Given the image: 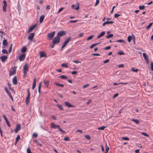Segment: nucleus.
<instances>
[{
  "mask_svg": "<svg viewBox=\"0 0 153 153\" xmlns=\"http://www.w3.org/2000/svg\"><path fill=\"white\" fill-rule=\"evenodd\" d=\"M51 127L54 129H56L57 128H58L59 129V130L62 133H64L65 132V131L62 130L60 127V126L57 125L55 124L54 123H51Z\"/></svg>",
  "mask_w": 153,
  "mask_h": 153,
  "instance_id": "1",
  "label": "nucleus"
},
{
  "mask_svg": "<svg viewBox=\"0 0 153 153\" xmlns=\"http://www.w3.org/2000/svg\"><path fill=\"white\" fill-rule=\"evenodd\" d=\"M27 95L25 101L26 104L27 105H28L29 104V102L30 101V92L29 89V88L27 89Z\"/></svg>",
  "mask_w": 153,
  "mask_h": 153,
  "instance_id": "2",
  "label": "nucleus"
},
{
  "mask_svg": "<svg viewBox=\"0 0 153 153\" xmlns=\"http://www.w3.org/2000/svg\"><path fill=\"white\" fill-rule=\"evenodd\" d=\"M71 37H69L64 42V43L62 46L61 49H63L65 46L68 44L69 42L71 39Z\"/></svg>",
  "mask_w": 153,
  "mask_h": 153,
  "instance_id": "3",
  "label": "nucleus"
},
{
  "mask_svg": "<svg viewBox=\"0 0 153 153\" xmlns=\"http://www.w3.org/2000/svg\"><path fill=\"white\" fill-rule=\"evenodd\" d=\"M60 38L56 36L53 39L52 42L53 44H56L59 43L60 42Z\"/></svg>",
  "mask_w": 153,
  "mask_h": 153,
  "instance_id": "4",
  "label": "nucleus"
},
{
  "mask_svg": "<svg viewBox=\"0 0 153 153\" xmlns=\"http://www.w3.org/2000/svg\"><path fill=\"white\" fill-rule=\"evenodd\" d=\"M55 33V31H53L48 34L47 37L49 39L51 40L53 39Z\"/></svg>",
  "mask_w": 153,
  "mask_h": 153,
  "instance_id": "5",
  "label": "nucleus"
},
{
  "mask_svg": "<svg viewBox=\"0 0 153 153\" xmlns=\"http://www.w3.org/2000/svg\"><path fill=\"white\" fill-rule=\"evenodd\" d=\"M28 65L27 64H25L23 67V72L25 75L27 74V72L28 70Z\"/></svg>",
  "mask_w": 153,
  "mask_h": 153,
  "instance_id": "6",
  "label": "nucleus"
},
{
  "mask_svg": "<svg viewBox=\"0 0 153 153\" xmlns=\"http://www.w3.org/2000/svg\"><path fill=\"white\" fill-rule=\"evenodd\" d=\"M66 34L65 32L64 31H61L58 32L56 36L58 37H59L60 38V37L62 36L65 35Z\"/></svg>",
  "mask_w": 153,
  "mask_h": 153,
  "instance_id": "7",
  "label": "nucleus"
},
{
  "mask_svg": "<svg viewBox=\"0 0 153 153\" xmlns=\"http://www.w3.org/2000/svg\"><path fill=\"white\" fill-rule=\"evenodd\" d=\"M26 54L25 53H23L19 57V59L20 61H23L25 58Z\"/></svg>",
  "mask_w": 153,
  "mask_h": 153,
  "instance_id": "8",
  "label": "nucleus"
},
{
  "mask_svg": "<svg viewBox=\"0 0 153 153\" xmlns=\"http://www.w3.org/2000/svg\"><path fill=\"white\" fill-rule=\"evenodd\" d=\"M4 5L3 6L2 10L4 12H6V8L7 7V2L5 0H4L3 1Z\"/></svg>",
  "mask_w": 153,
  "mask_h": 153,
  "instance_id": "9",
  "label": "nucleus"
},
{
  "mask_svg": "<svg viewBox=\"0 0 153 153\" xmlns=\"http://www.w3.org/2000/svg\"><path fill=\"white\" fill-rule=\"evenodd\" d=\"M21 129V126L19 124H17L16 126L14 129V131L16 133H17L18 131Z\"/></svg>",
  "mask_w": 153,
  "mask_h": 153,
  "instance_id": "10",
  "label": "nucleus"
},
{
  "mask_svg": "<svg viewBox=\"0 0 153 153\" xmlns=\"http://www.w3.org/2000/svg\"><path fill=\"white\" fill-rule=\"evenodd\" d=\"M16 70L15 68L11 69V70L10 71L9 73L10 76L14 75L16 74Z\"/></svg>",
  "mask_w": 153,
  "mask_h": 153,
  "instance_id": "11",
  "label": "nucleus"
},
{
  "mask_svg": "<svg viewBox=\"0 0 153 153\" xmlns=\"http://www.w3.org/2000/svg\"><path fill=\"white\" fill-rule=\"evenodd\" d=\"M64 103L65 106L68 108H71L74 107V106L71 105L70 103L68 102H64Z\"/></svg>",
  "mask_w": 153,
  "mask_h": 153,
  "instance_id": "12",
  "label": "nucleus"
},
{
  "mask_svg": "<svg viewBox=\"0 0 153 153\" xmlns=\"http://www.w3.org/2000/svg\"><path fill=\"white\" fill-rule=\"evenodd\" d=\"M7 59V56H3L0 57V59L2 62H5Z\"/></svg>",
  "mask_w": 153,
  "mask_h": 153,
  "instance_id": "13",
  "label": "nucleus"
},
{
  "mask_svg": "<svg viewBox=\"0 0 153 153\" xmlns=\"http://www.w3.org/2000/svg\"><path fill=\"white\" fill-rule=\"evenodd\" d=\"M34 33H30L28 36V39L29 40H32L34 36Z\"/></svg>",
  "mask_w": 153,
  "mask_h": 153,
  "instance_id": "14",
  "label": "nucleus"
},
{
  "mask_svg": "<svg viewBox=\"0 0 153 153\" xmlns=\"http://www.w3.org/2000/svg\"><path fill=\"white\" fill-rule=\"evenodd\" d=\"M13 82L14 85H16L17 84L18 82L16 76H14L12 80Z\"/></svg>",
  "mask_w": 153,
  "mask_h": 153,
  "instance_id": "15",
  "label": "nucleus"
},
{
  "mask_svg": "<svg viewBox=\"0 0 153 153\" xmlns=\"http://www.w3.org/2000/svg\"><path fill=\"white\" fill-rule=\"evenodd\" d=\"M36 25H35L31 26L29 29L28 32L30 33L36 27Z\"/></svg>",
  "mask_w": 153,
  "mask_h": 153,
  "instance_id": "16",
  "label": "nucleus"
},
{
  "mask_svg": "<svg viewBox=\"0 0 153 153\" xmlns=\"http://www.w3.org/2000/svg\"><path fill=\"white\" fill-rule=\"evenodd\" d=\"M36 78H35L34 79L33 85L32 87V89L33 90L36 87Z\"/></svg>",
  "mask_w": 153,
  "mask_h": 153,
  "instance_id": "17",
  "label": "nucleus"
},
{
  "mask_svg": "<svg viewBox=\"0 0 153 153\" xmlns=\"http://www.w3.org/2000/svg\"><path fill=\"white\" fill-rule=\"evenodd\" d=\"M143 56L144 58V59L146 61L147 63L148 62V56L146 55V54L144 53H143Z\"/></svg>",
  "mask_w": 153,
  "mask_h": 153,
  "instance_id": "18",
  "label": "nucleus"
},
{
  "mask_svg": "<svg viewBox=\"0 0 153 153\" xmlns=\"http://www.w3.org/2000/svg\"><path fill=\"white\" fill-rule=\"evenodd\" d=\"M71 7L75 10H78L79 9V5L76 6V5L73 4L71 6Z\"/></svg>",
  "mask_w": 153,
  "mask_h": 153,
  "instance_id": "19",
  "label": "nucleus"
},
{
  "mask_svg": "<svg viewBox=\"0 0 153 153\" xmlns=\"http://www.w3.org/2000/svg\"><path fill=\"white\" fill-rule=\"evenodd\" d=\"M40 54V58L42 57H46V55L45 54V53H44L43 52H40L39 53Z\"/></svg>",
  "mask_w": 153,
  "mask_h": 153,
  "instance_id": "20",
  "label": "nucleus"
},
{
  "mask_svg": "<svg viewBox=\"0 0 153 153\" xmlns=\"http://www.w3.org/2000/svg\"><path fill=\"white\" fill-rule=\"evenodd\" d=\"M105 33V31H103L102 32L100 35H99L97 37V39H99L100 38L102 37L103 35H104V34Z\"/></svg>",
  "mask_w": 153,
  "mask_h": 153,
  "instance_id": "21",
  "label": "nucleus"
},
{
  "mask_svg": "<svg viewBox=\"0 0 153 153\" xmlns=\"http://www.w3.org/2000/svg\"><path fill=\"white\" fill-rule=\"evenodd\" d=\"M113 23V22L112 21H107L105 22L102 24V26H104L105 25L108 24H112Z\"/></svg>",
  "mask_w": 153,
  "mask_h": 153,
  "instance_id": "22",
  "label": "nucleus"
},
{
  "mask_svg": "<svg viewBox=\"0 0 153 153\" xmlns=\"http://www.w3.org/2000/svg\"><path fill=\"white\" fill-rule=\"evenodd\" d=\"M2 44L4 47L7 46L8 45V43L6 39H4L2 42Z\"/></svg>",
  "mask_w": 153,
  "mask_h": 153,
  "instance_id": "23",
  "label": "nucleus"
},
{
  "mask_svg": "<svg viewBox=\"0 0 153 153\" xmlns=\"http://www.w3.org/2000/svg\"><path fill=\"white\" fill-rule=\"evenodd\" d=\"M131 120L137 124H138L140 123V121L138 120L137 119H132Z\"/></svg>",
  "mask_w": 153,
  "mask_h": 153,
  "instance_id": "24",
  "label": "nucleus"
},
{
  "mask_svg": "<svg viewBox=\"0 0 153 153\" xmlns=\"http://www.w3.org/2000/svg\"><path fill=\"white\" fill-rule=\"evenodd\" d=\"M44 17L45 16L44 15H42L40 16L39 19V22L40 23H42L43 22L44 19Z\"/></svg>",
  "mask_w": 153,
  "mask_h": 153,
  "instance_id": "25",
  "label": "nucleus"
},
{
  "mask_svg": "<svg viewBox=\"0 0 153 153\" xmlns=\"http://www.w3.org/2000/svg\"><path fill=\"white\" fill-rule=\"evenodd\" d=\"M100 43V42H99V43H97L93 44L91 46H90V48L91 49L92 48L96 46L97 45H98Z\"/></svg>",
  "mask_w": 153,
  "mask_h": 153,
  "instance_id": "26",
  "label": "nucleus"
},
{
  "mask_svg": "<svg viewBox=\"0 0 153 153\" xmlns=\"http://www.w3.org/2000/svg\"><path fill=\"white\" fill-rule=\"evenodd\" d=\"M27 51V48L26 46L23 47L21 49V52L25 53Z\"/></svg>",
  "mask_w": 153,
  "mask_h": 153,
  "instance_id": "27",
  "label": "nucleus"
},
{
  "mask_svg": "<svg viewBox=\"0 0 153 153\" xmlns=\"http://www.w3.org/2000/svg\"><path fill=\"white\" fill-rule=\"evenodd\" d=\"M4 90L6 92L7 94H8V95L10 94H11V93L8 90V88L7 87H5Z\"/></svg>",
  "mask_w": 153,
  "mask_h": 153,
  "instance_id": "28",
  "label": "nucleus"
},
{
  "mask_svg": "<svg viewBox=\"0 0 153 153\" xmlns=\"http://www.w3.org/2000/svg\"><path fill=\"white\" fill-rule=\"evenodd\" d=\"M56 106L60 109V110H63V108L62 106V105L57 104L56 105Z\"/></svg>",
  "mask_w": 153,
  "mask_h": 153,
  "instance_id": "29",
  "label": "nucleus"
},
{
  "mask_svg": "<svg viewBox=\"0 0 153 153\" xmlns=\"http://www.w3.org/2000/svg\"><path fill=\"white\" fill-rule=\"evenodd\" d=\"M132 39V37L131 36H128L127 37V40L128 41V42H130L131 41Z\"/></svg>",
  "mask_w": 153,
  "mask_h": 153,
  "instance_id": "30",
  "label": "nucleus"
},
{
  "mask_svg": "<svg viewBox=\"0 0 153 153\" xmlns=\"http://www.w3.org/2000/svg\"><path fill=\"white\" fill-rule=\"evenodd\" d=\"M131 70L132 71L135 72H137L139 70L138 69H135V68L134 67L132 68H131Z\"/></svg>",
  "mask_w": 153,
  "mask_h": 153,
  "instance_id": "31",
  "label": "nucleus"
},
{
  "mask_svg": "<svg viewBox=\"0 0 153 153\" xmlns=\"http://www.w3.org/2000/svg\"><path fill=\"white\" fill-rule=\"evenodd\" d=\"M44 85L46 87H48V86L49 85V81H45L44 82Z\"/></svg>",
  "mask_w": 153,
  "mask_h": 153,
  "instance_id": "32",
  "label": "nucleus"
},
{
  "mask_svg": "<svg viewBox=\"0 0 153 153\" xmlns=\"http://www.w3.org/2000/svg\"><path fill=\"white\" fill-rule=\"evenodd\" d=\"M116 42H120L121 43H126L125 41L123 39H120V40H117L116 41Z\"/></svg>",
  "mask_w": 153,
  "mask_h": 153,
  "instance_id": "33",
  "label": "nucleus"
},
{
  "mask_svg": "<svg viewBox=\"0 0 153 153\" xmlns=\"http://www.w3.org/2000/svg\"><path fill=\"white\" fill-rule=\"evenodd\" d=\"M41 83H42L41 82H40L39 83V87H38V92L39 94L41 92L40 88H41Z\"/></svg>",
  "mask_w": 153,
  "mask_h": 153,
  "instance_id": "34",
  "label": "nucleus"
},
{
  "mask_svg": "<svg viewBox=\"0 0 153 153\" xmlns=\"http://www.w3.org/2000/svg\"><path fill=\"white\" fill-rule=\"evenodd\" d=\"M109 149V147L106 144V150L104 153H108Z\"/></svg>",
  "mask_w": 153,
  "mask_h": 153,
  "instance_id": "35",
  "label": "nucleus"
},
{
  "mask_svg": "<svg viewBox=\"0 0 153 153\" xmlns=\"http://www.w3.org/2000/svg\"><path fill=\"white\" fill-rule=\"evenodd\" d=\"M113 36V35L112 34H111L107 35L106 36V38L107 39L110 38L112 37Z\"/></svg>",
  "mask_w": 153,
  "mask_h": 153,
  "instance_id": "36",
  "label": "nucleus"
},
{
  "mask_svg": "<svg viewBox=\"0 0 153 153\" xmlns=\"http://www.w3.org/2000/svg\"><path fill=\"white\" fill-rule=\"evenodd\" d=\"M2 52L4 54H7L8 53L7 51L5 49H3L2 50Z\"/></svg>",
  "mask_w": 153,
  "mask_h": 153,
  "instance_id": "37",
  "label": "nucleus"
},
{
  "mask_svg": "<svg viewBox=\"0 0 153 153\" xmlns=\"http://www.w3.org/2000/svg\"><path fill=\"white\" fill-rule=\"evenodd\" d=\"M60 78H61L63 79H66L68 78V77L64 75H62L59 76Z\"/></svg>",
  "mask_w": 153,
  "mask_h": 153,
  "instance_id": "38",
  "label": "nucleus"
},
{
  "mask_svg": "<svg viewBox=\"0 0 153 153\" xmlns=\"http://www.w3.org/2000/svg\"><path fill=\"white\" fill-rule=\"evenodd\" d=\"M61 66L62 67H64L65 68H68V67L67 64L66 63H63V64H62Z\"/></svg>",
  "mask_w": 153,
  "mask_h": 153,
  "instance_id": "39",
  "label": "nucleus"
},
{
  "mask_svg": "<svg viewBox=\"0 0 153 153\" xmlns=\"http://www.w3.org/2000/svg\"><path fill=\"white\" fill-rule=\"evenodd\" d=\"M105 127H106V126H102L101 127H100L98 128V129L99 130H103Z\"/></svg>",
  "mask_w": 153,
  "mask_h": 153,
  "instance_id": "40",
  "label": "nucleus"
},
{
  "mask_svg": "<svg viewBox=\"0 0 153 153\" xmlns=\"http://www.w3.org/2000/svg\"><path fill=\"white\" fill-rule=\"evenodd\" d=\"M152 24H153L152 22H151V23H150L149 24V25L146 27V29H149V28L151 27V26L152 25Z\"/></svg>",
  "mask_w": 153,
  "mask_h": 153,
  "instance_id": "41",
  "label": "nucleus"
},
{
  "mask_svg": "<svg viewBox=\"0 0 153 153\" xmlns=\"http://www.w3.org/2000/svg\"><path fill=\"white\" fill-rule=\"evenodd\" d=\"M94 36L93 35H91L89 36L87 39V40H88L92 39L94 37Z\"/></svg>",
  "mask_w": 153,
  "mask_h": 153,
  "instance_id": "42",
  "label": "nucleus"
},
{
  "mask_svg": "<svg viewBox=\"0 0 153 153\" xmlns=\"http://www.w3.org/2000/svg\"><path fill=\"white\" fill-rule=\"evenodd\" d=\"M54 84L56 85L59 86H61V87H63L64 86V85H63L57 83L56 82H55Z\"/></svg>",
  "mask_w": 153,
  "mask_h": 153,
  "instance_id": "43",
  "label": "nucleus"
},
{
  "mask_svg": "<svg viewBox=\"0 0 153 153\" xmlns=\"http://www.w3.org/2000/svg\"><path fill=\"white\" fill-rule=\"evenodd\" d=\"M132 39L133 40V42H134V44H135V37L134 35L133 34H132Z\"/></svg>",
  "mask_w": 153,
  "mask_h": 153,
  "instance_id": "44",
  "label": "nucleus"
},
{
  "mask_svg": "<svg viewBox=\"0 0 153 153\" xmlns=\"http://www.w3.org/2000/svg\"><path fill=\"white\" fill-rule=\"evenodd\" d=\"M141 134L147 137H148L149 136V135L148 134H147L146 133L144 132H142L141 133Z\"/></svg>",
  "mask_w": 153,
  "mask_h": 153,
  "instance_id": "45",
  "label": "nucleus"
},
{
  "mask_svg": "<svg viewBox=\"0 0 153 153\" xmlns=\"http://www.w3.org/2000/svg\"><path fill=\"white\" fill-rule=\"evenodd\" d=\"M139 9L140 10L144 9L145 8V6L144 5L139 6Z\"/></svg>",
  "mask_w": 153,
  "mask_h": 153,
  "instance_id": "46",
  "label": "nucleus"
},
{
  "mask_svg": "<svg viewBox=\"0 0 153 153\" xmlns=\"http://www.w3.org/2000/svg\"><path fill=\"white\" fill-rule=\"evenodd\" d=\"M85 137L88 140H90L91 137L89 135H86L85 136Z\"/></svg>",
  "mask_w": 153,
  "mask_h": 153,
  "instance_id": "47",
  "label": "nucleus"
},
{
  "mask_svg": "<svg viewBox=\"0 0 153 153\" xmlns=\"http://www.w3.org/2000/svg\"><path fill=\"white\" fill-rule=\"evenodd\" d=\"M6 123L8 126L9 127H11V125L10 124V123L9 121H7L6 122Z\"/></svg>",
  "mask_w": 153,
  "mask_h": 153,
  "instance_id": "48",
  "label": "nucleus"
},
{
  "mask_svg": "<svg viewBox=\"0 0 153 153\" xmlns=\"http://www.w3.org/2000/svg\"><path fill=\"white\" fill-rule=\"evenodd\" d=\"M120 16V14L115 13L114 15V17L115 18H117L119 16Z\"/></svg>",
  "mask_w": 153,
  "mask_h": 153,
  "instance_id": "49",
  "label": "nucleus"
},
{
  "mask_svg": "<svg viewBox=\"0 0 153 153\" xmlns=\"http://www.w3.org/2000/svg\"><path fill=\"white\" fill-rule=\"evenodd\" d=\"M111 47L110 46H108L104 48V50H109L111 48Z\"/></svg>",
  "mask_w": 153,
  "mask_h": 153,
  "instance_id": "50",
  "label": "nucleus"
},
{
  "mask_svg": "<svg viewBox=\"0 0 153 153\" xmlns=\"http://www.w3.org/2000/svg\"><path fill=\"white\" fill-rule=\"evenodd\" d=\"M122 139L123 140H129L128 138L127 137H123Z\"/></svg>",
  "mask_w": 153,
  "mask_h": 153,
  "instance_id": "51",
  "label": "nucleus"
},
{
  "mask_svg": "<svg viewBox=\"0 0 153 153\" xmlns=\"http://www.w3.org/2000/svg\"><path fill=\"white\" fill-rule=\"evenodd\" d=\"M91 55L94 56H100V55L98 53H92Z\"/></svg>",
  "mask_w": 153,
  "mask_h": 153,
  "instance_id": "52",
  "label": "nucleus"
},
{
  "mask_svg": "<svg viewBox=\"0 0 153 153\" xmlns=\"http://www.w3.org/2000/svg\"><path fill=\"white\" fill-rule=\"evenodd\" d=\"M117 54L120 55H123L124 54V53L122 52H118Z\"/></svg>",
  "mask_w": 153,
  "mask_h": 153,
  "instance_id": "53",
  "label": "nucleus"
},
{
  "mask_svg": "<svg viewBox=\"0 0 153 153\" xmlns=\"http://www.w3.org/2000/svg\"><path fill=\"white\" fill-rule=\"evenodd\" d=\"M64 9L63 7L60 8L58 11V13H60Z\"/></svg>",
  "mask_w": 153,
  "mask_h": 153,
  "instance_id": "54",
  "label": "nucleus"
},
{
  "mask_svg": "<svg viewBox=\"0 0 153 153\" xmlns=\"http://www.w3.org/2000/svg\"><path fill=\"white\" fill-rule=\"evenodd\" d=\"M78 21V20H71L70 21L71 23H76Z\"/></svg>",
  "mask_w": 153,
  "mask_h": 153,
  "instance_id": "55",
  "label": "nucleus"
},
{
  "mask_svg": "<svg viewBox=\"0 0 153 153\" xmlns=\"http://www.w3.org/2000/svg\"><path fill=\"white\" fill-rule=\"evenodd\" d=\"M64 140L65 141H68L69 140V138L68 137H66L64 138Z\"/></svg>",
  "mask_w": 153,
  "mask_h": 153,
  "instance_id": "56",
  "label": "nucleus"
},
{
  "mask_svg": "<svg viewBox=\"0 0 153 153\" xmlns=\"http://www.w3.org/2000/svg\"><path fill=\"white\" fill-rule=\"evenodd\" d=\"M151 69L152 71H153V62H151Z\"/></svg>",
  "mask_w": 153,
  "mask_h": 153,
  "instance_id": "57",
  "label": "nucleus"
},
{
  "mask_svg": "<svg viewBox=\"0 0 153 153\" xmlns=\"http://www.w3.org/2000/svg\"><path fill=\"white\" fill-rule=\"evenodd\" d=\"M89 85V84H87L86 85H84L83 86L82 88H85Z\"/></svg>",
  "mask_w": 153,
  "mask_h": 153,
  "instance_id": "58",
  "label": "nucleus"
},
{
  "mask_svg": "<svg viewBox=\"0 0 153 153\" xmlns=\"http://www.w3.org/2000/svg\"><path fill=\"white\" fill-rule=\"evenodd\" d=\"M12 44H11V45H10V49H9V53H10L11 52V51H12Z\"/></svg>",
  "mask_w": 153,
  "mask_h": 153,
  "instance_id": "59",
  "label": "nucleus"
},
{
  "mask_svg": "<svg viewBox=\"0 0 153 153\" xmlns=\"http://www.w3.org/2000/svg\"><path fill=\"white\" fill-rule=\"evenodd\" d=\"M27 153H32L29 148L27 149Z\"/></svg>",
  "mask_w": 153,
  "mask_h": 153,
  "instance_id": "60",
  "label": "nucleus"
},
{
  "mask_svg": "<svg viewBox=\"0 0 153 153\" xmlns=\"http://www.w3.org/2000/svg\"><path fill=\"white\" fill-rule=\"evenodd\" d=\"M20 139V136L19 135H18L16 138V140L18 141Z\"/></svg>",
  "mask_w": 153,
  "mask_h": 153,
  "instance_id": "61",
  "label": "nucleus"
},
{
  "mask_svg": "<svg viewBox=\"0 0 153 153\" xmlns=\"http://www.w3.org/2000/svg\"><path fill=\"white\" fill-rule=\"evenodd\" d=\"M99 3V0H96V3L95 4V6H97Z\"/></svg>",
  "mask_w": 153,
  "mask_h": 153,
  "instance_id": "62",
  "label": "nucleus"
},
{
  "mask_svg": "<svg viewBox=\"0 0 153 153\" xmlns=\"http://www.w3.org/2000/svg\"><path fill=\"white\" fill-rule=\"evenodd\" d=\"M109 61V60L108 59H106V60H105L103 62L104 63H107Z\"/></svg>",
  "mask_w": 153,
  "mask_h": 153,
  "instance_id": "63",
  "label": "nucleus"
},
{
  "mask_svg": "<svg viewBox=\"0 0 153 153\" xmlns=\"http://www.w3.org/2000/svg\"><path fill=\"white\" fill-rule=\"evenodd\" d=\"M77 73V72L76 71H73L71 72V74H74V75L76 74Z\"/></svg>",
  "mask_w": 153,
  "mask_h": 153,
  "instance_id": "64",
  "label": "nucleus"
}]
</instances>
